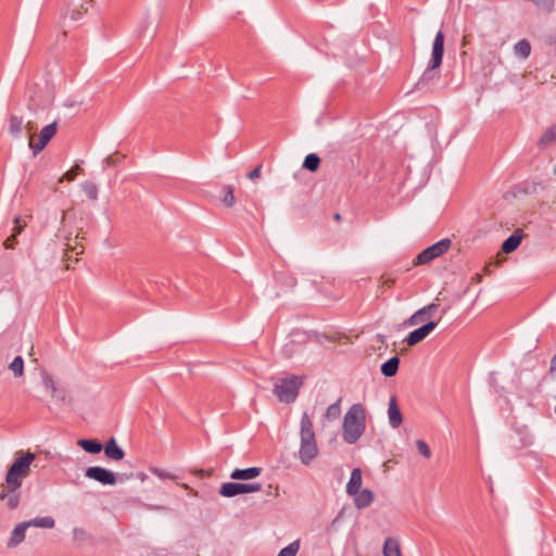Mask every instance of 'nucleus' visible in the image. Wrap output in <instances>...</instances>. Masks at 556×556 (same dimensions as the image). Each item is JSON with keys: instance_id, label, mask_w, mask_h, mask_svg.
Masks as SVG:
<instances>
[{"instance_id": "f257e3e1", "label": "nucleus", "mask_w": 556, "mask_h": 556, "mask_svg": "<svg viewBox=\"0 0 556 556\" xmlns=\"http://www.w3.org/2000/svg\"><path fill=\"white\" fill-rule=\"evenodd\" d=\"M300 446L298 457L304 466H308L319 454L313 418L307 412H303L300 420Z\"/></svg>"}, {"instance_id": "f03ea898", "label": "nucleus", "mask_w": 556, "mask_h": 556, "mask_svg": "<svg viewBox=\"0 0 556 556\" xmlns=\"http://www.w3.org/2000/svg\"><path fill=\"white\" fill-rule=\"evenodd\" d=\"M12 466L10 467L5 483L0 485V500H4L11 492L16 491L22 485V480L29 475L30 465L35 459L33 453H18Z\"/></svg>"}, {"instance_id": "7ed1b4c3", "label": "nucleus", "mask_w": 556, "mask_h": 556, "mask_svg": "<svg viewBox=\"0 0 556 556\" xmlns=\"http://www.w3.org/2000/svg\"><path fill=\"white\" fill-rule=\"evenodd\" d=\"M366 429V408L364 405L353 404L344 414L342 420V438L345 443L354 444L364 434Z\"/></svg>"}, {"instance_id": "20e7f679", "label": "nucleus", "mask_w": 556, "mask_h": 556, "mask_svg": "<svg viewBox=\"0 0 556 556\" xmlns=\"http://www.w3.org/2000/svg\"><path fill=\"white\" fill-rule=\"evenodd\" d=\"M302 382L298 376L281 379L275 384L274 393L280 402L291 403L296 399Z\"/></svg>"}, {"instance_id": "39448f33", "label": "nucleus", "mask_w": 556, "mask_h": 556, "mask_svg": "<svg viewBox=\"0 0 556 556\" xmlns=\"http://www.w3.org/2000/svg\"><path fill=\"white\" fill-rule=\"evenodd\" d=\"M26 128L29 132L28 146L33 150L34 154H38L39 152H41L56 134L55 123L49 124L46 127H43L38 136L31 132L34 127L30 122L27 124Z\"/></svg>"}, {"instance_id": "423d86ee", "label": "nucleus", "mask_w": 556, "mask_h": 556, "mask_svg": "<svg viewBox=\"0 0 556 556\" xmlns=\"http://www.w3.org/2000/svg\"><path fill=\"white\" fill-rule=\"evenodd\" d=\"M452 245L450 239H442L418 254L415 265H425L445 254Z\"/></svg>"}, {"instance_id": "0eeeda50", "label": "nucleus", "mask_w": 556, "mask_h": 556, "mask_svg": "<svg viewBox=\"0 0 556 556\" xmlns=\"http://www.w3.org/2000/svg\"><path fill=\"white\" fill-rule=\"evenodd\" d=\"M260 483H237L227 482L222 484L219 494L225 497H232L239 494L254 493L261 491Z\"/></svg>"}, {"instance_id": "6e6552de", "label": "nucleus", "mask_w": 556, "mask_h": 556, "mask_svg": "<svg viewBox=\"0 0 556 556\" xmlns=\"http://www.w3.org/2000/svg\"><path fill=\"white\" fill-rule=\"evenodd\" d=\"M444 54V34L442 30H439L434 37L431 50V58L428 62L427 70L434 71L439 68L442 64Z\"/></svg>"}, {"instance_id": "1a4fd4ad", "label": "nucleus", "mask_w": 556, "mask_h": 556, "mask_svg": "<svg viewBox=\"0 0 556 556\" xmlns=\"http://www.w3.org/2000/svg\"><path fill=\"white\" fill-rule=\"evenodd\" d=\"M341 415V399L330 404L319 419L320 431H326L330 424L337 421Z\"/></svg>"}, {"instance_id": "9d476101", "label": "nucleus", "mask_w": 556, "mask_h": 556, "mask_svg": "<svg viewBox=\"0 0 556 556\" xmlns=\"http://www.w3.org/2000/svg\"><path fill=\"white\" fill-rule=\"evenodd\" d=\"M86 477L93 479L104 485H113L117 481L114 472L102 467H89L86 470Z\"/></svg>"}, {"instance_id": "9b49d317", "label": "nucleus", "mask_w": 556, "mask_h": 556, "mask_svg": "<svg viewBox=\"0 0 556 556\" xmlns=\"http://www.w3.org/2000/svg\"><path fill=\"white\" fill-rule=\"evenodd\" d=\"M438 304L437 303H430L420 309L416 311L407 320L406 325L412 327L416 326L427 319H430L433 314L437 312Z\"/></svg>"}, {"instance_id": "f8f14e48", "label": "nucleus", "mask_w": 556, "mask_h": 556, "mask_svg": "<svg viewBox=\"0 0 556 556\" xmlns=\"http://www.w3.org/2000/svg\"><path fill=\"white\" fill-rule=\"evenodd\" d=\"M438 323L433 320H429L424 326L419 327L418 329L412 331L406 339V342L409 346L416 345L417 343L421 342L431 331L434 330Z\"/></svg>"}, {"instance_id": "ddd939ff", "label": "nucleus", "mask_w": 556, "mask_h": 556, "mask_svg": "<svg viewBox=\"0 0 556 556\" xmlns=\"http://www.w3.org/2000/svg\"><path fill=\"white\" fill-rule=\"evenodd\" d=\"M388 418L390 426L394 429L400 427V425L403 421V416L401 414V410L396 403V399L394 396H392L389 401Z\"/></svg>"}, {"instance_id": "4468645a", "label": "nucleus", "mask_w": 556, "mask_h": 556, "mask_svg": "<svg viewBox=\"0 0 556 556\" xmlns=\"http://www.w3.org/2000/svg\"><path fill=\"white\" fill-rule=\"evenodd\" d=\"M354 504L358 509L368 507L374 501V493L368 489H363L352 495Z\"/></svg>"}, {"instance_id": "2eb2a0df", "label": "nucleus", "mask_w": 556, "mask_h": 556, "mask_svg": "<svg viewBox=\"0 0 556 556\" xmlns=\"http://www.w3.org/2000/svg\"><path fill=\"white\" fill-rule=\"evenodd\" d=\"M382 554L383 556H402L400 541L393 536L387 538L383 542Z\"/></svg>"}, {"instance_id": "dca6fc26", "label": "nucleus", "mask_w": 556, "mask_h": 556, "mask_svg": "<svg viewBox=\"0 0 556 556\" xmlns=\"http://www.w3.org/2000/svg\"><path fill=\"white\" fill-rule=\"evenodd\" d=\"M362 484H363L362 471L359 468H355L351 472V478L346 485V493L349 495H353L354 493H357L358 491L363 490Z\"/></svg>"}, {"instance_id": "f3484780", "label": "nucleus", "mask_w": 556, "mask_h": 556, "mask_svg": "<svg viewBox=\"0 0 556 556\" xmlns=\"http://www.w3.org/2000/svg\"><path fill=\"white\" fill-rule=\"evenodd\" d=\"M261 475V468L250 467L247 469H235L230 473V478L233 480H251Z\"/></svg>"}, {"instance_id": "a211bd4d", "label": "nucleus", "mask_w": 556, "mask_h": 556, "mask_svg": "<svg viewBox=\"0 0 556 556\" xmlns=\"http://www.w3.org/2000/svg\"><path fill=\"white\" fill-rule=\"evenodd\" d=\"M104 454L108 458L113 460H121L125 455L113 438L105 444Z\"/></svg>"}, {"instance_id": "6ab92c4d", "label": "nucleus", "mask_w": 556, "mask_h": 556, "mask_svg": "<svg viewBox=\"0 0 556 556\" xmlns=\"http://www.w3.org/2000/svg\"><path fill=\"white\" fill-rule=\"evenodd\" d=\"M66 245H67V248L65 249L66 262L71 261L72 258L77 261V256L84 253L85 248H84L83 243L78 241V236L75 237L73 244L71 242H68Z\"/></svg>"}, {"instance_id": "aec40b11", "label": "nucleus", "mask_w": 556, "mask_h": 556, "mask_svg": "<svg viewBox=\"0 0 556 556\" xmlns=\"http://www.w3.org/2000/svg\"><path fill=\"white\" fill-rule=\"evenodd\" d=\"M31 526V522H22L15 527L12 532V535L9 541L10 546H15L24 541L25 532L28 527Z\"/></svg>"}, {"instance_id": "412c9836", "label": "nucleus", "mask_w": 556, "mask_h": 556, "mask_svg": "<svg viewBox=\"0 0 556 556\" xmlns=\"http://www.w3.org/2000/svg\"><path fill=\"white\" fill-rule=\"evenodd\" d=\"M556 142V123L545 129L539 140L540 147H547Z\"/></svg>"}, {"instance_id": "4be33fe9", "label": "nucleus", "mask_w": 556, "mask_h": 556, "mask_svg": "<svg viewBox=\"0 0 556 556\" xmlns=\"http://www.w3.org/2000/svg\"><path fill=\"white\" fill-rule=\"evenodd\" d=\"M520 242L521 236L515 232L503 242L502 250L505 253H511L519 247Z\"/></svg>"}, {"instance_id": "5701e85b", "label": "nucleus", "mask_w": 556, "mask_h": 556, "mask_svg": "<svg viewBox=\"0 0 556 556\" xmlns=\"http://www.w3.org/2000/svg\"><path fill=\"white\" fill-rule=\"evenodd\" d=\"M400 359L399 357L394 356L390 358L388 362L383 363L381 366V372L386 377H393L399 369Z\"/></svg>"}, {"instance_id": "b1692460", "label": "nucleus", "mask_w": 556, "mask_h": 556, "mask_svg": "<svg viewBox=\"0 0 556 556\" xmlns=\"http://www.w3.org/2000/svg\"><path fill=\"white\" fill-rule=\"evenodd\" d=\"M514 52L517 56L527 59L531 53L530 42L526 39L518 41L514 47Z\"/></svg>"}, {"instance_id": "393cba45", "label": "nucleus", "mask_w": 556, "mask_h": 556, "mask_svg": "<svg viewBox=\"0 0 556 556\" xmlns=\"http://www.w3.org/2000/svg\"><path fill=\"white\" fill-rule=\"evenodd\" d=\"M79 445L88 453L98 454L102 451L103 446L96 440H80Z\"/></svg>"}, {"instance_id": "a878e982", "label": "nucleus", "mask_w": 556, "mask_h": 556, "mask_svg": "<svg viewBox=\"0 0 556 556\" xmlns=\"http://www.w3.org/2000/svg\"><path fill=\"white\" fill-rule=\"evenodd\" d=\"M320 165V159L318 155L311 153L305 156L303 167L309 172H316Z\"/></svg>"}, {"instance_id": "bb28decb", "label": "nucleus", "mask_w": 556, "mask_h": 556, "mask_svg": "<svg viewBox=\"0 0 556 556\" xmlns=\"http://www.w3.org/2000/svg\"><path fill=\"white\" fill-rule=\"evenodd\" d=\"M300 549V541H293L288 546L283 547L277 556H296Z\"/></svg>"}, {"instance_id": "cd10ccee", "label": "nucleus", "mask_w": 556, "mask_h": 556, "mask_svg": "<svg viewBox=\"0 0 556 556\" xmlns=\"http://www.w3.org/2000/svg\"><path fill=\"white\" fill-rule=\"evenodd\" d=\"M222 202L227 206L231 207L236 203V198L233 195V188L231 186H227L224 188V197Z\"/></svg>"}, {"instance_id": "c85d7f7f", "label": "nucleus", "mask_w": 556, "mask_h": 556, "mask_svg": "<svg viewBox=\"0 0 556 556\" xmlns=\"http://www.w3.org/2000/svg\"><path fill=\"white\" fill-rule=\"evenodd\" d=\"M81 170L78 164L74 165L71 169H68L64 175L59 179V182L63 181H73Z\"/></svg>"}, {"instance_id": "c756f323", "label": "nucleus", "mask_w": 556, "mask_h": 556, "mask_svg": "<svg viewBox=\"0 0 556 556\" xmlns=\"http://www.w3.org/2000/svg\"><path fill=\"white\" fill-rule=\"evenodd\" d=\"M31 526L41 527V528H52L54 526V520L51 517H43L31 520Z\"/></svg>"}, {"instance_id": "7c9ffc66", "label": "nucleus", "mask_w": 556, "mask_h": 556, "mask_svg": "<svg viewBox=\"0 0 556 556\" xmlns=\"http://www.w3.org/2000/svg\"><path fill=\"white\" fill-rule=\"evenodd\" d=\"M416 447L418 452L425 457L430 458L431 457V451L428 444L424 440H417L416 441Z\"/></svg>"}, {"instance_id": "2f4dec72", "label": "nucleus", "mask_w": 556, "mask_h": 556, "mask_svg": "<svg viewBox=\"0 0 556 556\" xmlns=\"http://www.w3.org/2000/svg\"><path fill=\"white\" fill-rule=\"evenodd\" d=\"M10 367L16 376H22L23 367H24L22 357L21 356L15 357L14 361L11 363Z\"/></svg>"}, {"instance_id": "473e14b6", "label": "nucleus", "mask_w": 556, "mask_h": 556, "mask_svg": "<svg viewBox=\"0 0 556 556\" xmlns=\"http://www.w3.org/2000/svg\"><path fill=\"white\" fill-rule=\"evenodd\" d=\"M27 223L25 219H23L22 217H16L14 219V229H13V232L16 233V235H20L22 232V230L26 227Z\"/></svg>"}, {"instance_id": "72a5a7b5", "label": "nucleus", "mask_w": 556, "mask_h": 556, "mask_svg": "<svg viewBox=\"0 0 556 556\" xmlns=\"http://www.w3.org/2000/svg\"><path fill=\"white\" fill-rule=\"evenodd\" d=\"M16 233H12L10 237H8L5 239V241L3 242V245L5 249H13L15 243H16Z\"/></svg>"}, {"instance_id": "f704fd0d", "label": "nucleus", "mask_w": 556, "mask_h": 556, "mask_svg": "<svg viewBox=\"0 0 556 556\" xmlns=\"http://www.w3.org/2000/svg\"><path fill=\"white\" fill-rule=\"evenodd\" d=\"M18 504H20V495L18 494H14L9 497L8 506L10 509L16 508L18 506Z\"/></svg>"}, {"instance_id": "c9c22d12", "label": "nucleus", "mask_w": 556, "mask_h": 556, "mask_svg": "<svg viewBox=\"0 0 556 556\" xmlns=\"http://www.w3.org/2000/svg\"><path fill=\"white\" fill-rule=\"evenodd\" d=\"M395 283V279L391 277H381V286L384 288H391Z\"/></svg>"}, {"instance_id": "e433bc0d", "label": "nucleus", "mask_w": 556, "mask_h": 556, "mask_svg": "<svg viewBox=\"0 0 556 556\" xmlns=\"http://www.w3.org/2000/svg\"><path fill=\"white\" fill-rule=\"evenodd\" d=\"M260 176H261V166L255 167L253 170H251L248 174V178L251 179V180L256 179Z\"/></svg>"}, {"instance_id": "4c0bfd02", "label": "nucleus", "mask_w": 556, "mask_h": 556, "mask_svg": "<svg viewBox=\"0 0 556 556\" xmlns=\"http://www.w3.org/2000/svg\"><path fill=\"white\" fill-rule=\"evenodd\" d=\"M549 374L553 377H556V354L552 357L551 364H549Z\"/></svg>"}, {"instance_id": "58836bf2", "label": "nucleus", "mask_w": 556, "mask_h": 556, "mask_svg": "<svg viewBox=\"0 0 556 556\" xmlns=\"http://www.w3.org/2000/svg\"><path fill=\"white\" fill-rule=\"evenodd\" d=\"M554 172L556 173V166H555V169H554Z\"/></svg>"}, {"instance_id": "ea45409f", "label": "nucleus", "mask_w": 556, "mask_h": 556, "mask_svg": "<svg viewBox=\"0 0 556 556\" xmlns=\"http://www.w3.org/2000/svg\"><path fill=\"white\" fill-rule=\"evenodd\" d=\"M555 414H556V405H555Z\"/></svg>"}]
</instances>
